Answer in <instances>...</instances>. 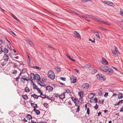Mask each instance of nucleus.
Here are the masks:
<instances>
[{
	"mask_svg": "<svg viewBox=\"0 0 123 123\" xmlns=\"http://www.w3.org/2000/svg\"><path fill=\"white\" fill-rule=\"evenodd\" d=\"M120 24L123 26V21H121L120 22Z\"/></svg>",
	"mask_w": 123,
	"mask_h": 123,
	"instance_id": "774afa93",
	"label": "nucleus"
},
{
	"mask_svg": "<svg viewBox=\"0 0 123 123\" xmlns=\"http://www.w3.org/2000/svg\"><path fill=\"white\" fill-rule=\"evenodd\" d=\"M37 83L38 84L41 86H44V83L43 82H42L41 81H38Z\"/></svg>",
	"mask_w": 123,
	"mask_h": 123,
	"instance_id": "dca6fc26",
	"label": "nucleus"
},
{
	"mask_svg": "<svg viewBox=\"0 0 123 123\" xmlns=\"http://www.w3.org/2000/svg\"><path fill=\"white\" fill-rule=\"evenodd\" d=\"M123 102V100H120L118 103V104H122Z\"/></svg>",
	"mask_w": 123,
	"mask_h": 123,
	"instance_id": "de8ad7c7",
	"label": "nucleus"
},
{
	"mask_svg": "<svg viewBox=\"0 0 123 123\" xmlns=\"http://www.w3.org/2000/svg\"><path fill=\"white\" fill-rule=\"evenodd\" d=\"M68 12H70V13H72L73 14H75L78 15H79L78 14H77V13H75V12L71 10H68Z\"/></svg>",
	"mask_w": 123,
	"mask_h": 123,
	"instance_id": "cd10ccee",
	"label": "nucleus"
},
{
	"mask_svg": "<svg viewBox=\"0 0 123 123\" xmlns=\"http://www.w3.org/2000/svg\"><path fill=\"white\" fill-rule=\"evenodd\" d=\"M74 101V103L75 104H76V103H78L79 101L77 98H76Z\"/></svg>",
	"mask_w": 123,
	"mask_h": 123,
	"instance_id": "5fc2aeb1",
	"label": "nucleus"
},
{
	"mask_svg": "<svg viewBox=\"0 0 123 123\" xmlns=\"http://www.w3.org/2000/svg\"><path fill=\"white\" fill-rule=\"evenodd\" d=\"M84 68H89L91 67L90 64H86L84 66Z\"/></svg>",
	"mask_w": 123,
	"mask_h": 123,
	"instance_id": "aec40b11",
	"label": "nucleus"
},
{
	"mask_svg": "<svg viewBox=\"0 0 123 123\" xmlns=\"http://www.w3.org/2000/svg\"><path fill=\"white\" fill-rule=\"evenodd\" d=\"M96 32L97 33H98V31L97 32ZM96 36L97 37H98L99 39H100V37L99 36V34H98L97 33V34H96Z\"/></svg>",
	"mask_w": 123,
	"mask_h": 123,
	"instance_id": "a19ab883",
	"label": "nucleus"
},
{
	"mask_svg": "<svg viewBox=\"0 0 123 123\" xmlns=\"http://www.w3.org/2000/svg\"><path fill=\"white\" fill-rule=\"evenodd\" d=\"M12 16L14 18V19L18 21H19V20L18 19L17 17H16V16L13 14H12Z\"/></svg>",
	"mask_w": 123,
	"mask_h": 123,
	"instance_id": "bb28decb",
	"label": "nucleus"
},
{
	"mask_svg": "<svg viewBox=\"0 0 123 123\" xmlns=\"http://www.w3.org/2000/svg\"><path fill=\"white\" fill-rule=\"evenodd\" d=\"M76 98H75L74 97H71V99L73 101H74Z\"/></svg>",
	"mask_w": 123,
	"mask_h": 123,
	"instance_id": "bf43d9fd",
	"label": "nucleus"
},
{
	"mask_svg": "<svg viewBox=\"0 0 123 123\" xmlns=\"http://www.w3.org/2000/svg\"><path fill=\"white\" fill-rule=\"evenodd\" d=\"M60 79L62 80L63 81H65L66 80V78L64 77H60Z\"/></svg>",
	"mask_w": 123,
	"mask_h": 123,
	"instance_id": "49530a36",
	"label": "nucleus"
},
{
	"mask_svg": "<svg viewBox=\"0 0 123 123\" xmlns=\"http://www.w3.org/2000/svg\"><path fill=\"white\" fill-rule=\"evenodd\" d=\"M35 79L37 80H40V77L39 75L38 74H36L35 75Z\"/></svg>",
	"mask_w": 123,
	"mask_h": 123,
	"instance_id": "2eb2a0df",
	"label": "nucleus"
},
{
	"mask_svg": "<svg viewBox=\"0 0 123 123\" xmlns=\"http://www.w3.org/2000/svg\"><path fill=\"white\" fill-rule=\"evenodd\" d=\"M8 50L6 48L4 49L3 52L5 53H8Z\"/></svg>",
	"mask_w": 123,
	"mask_h": 123,
	"instance_id": "473e14b6",
	"label": "nucleus"
},
{
	"mask_svg": "<svg viewBox=\"0 0 123 123\" xmlns=\"http://www.w3.org/2000/svg\"><path fill=\"white\" fill-rule=\"evenodd\" d=\"M73 78V79H72L71 83H74L76 82V77H74Z\"/></svg>",
	"mask_w": 123,
	"mask_h": 123,
	"instance_id": "412c9836",
	"label": "nucleus"
},
{
	"mask_svg": "<svg viewBox=\"0 0 123 123\" xmlns=\"http://www.w3.org/2000/svg\"><path fill=\"white\" fill-rule=\"evenodd\" d=\"M48 75L50 78L52 79H55V75L53 71L51 70L49 71L48 73Z\"/></svg>",
	"mask_w": 123,
	"mask_h": 123,
	"instance_id": "f03ea898",
	"label": "nucleus"
},
{
	"mask_svg": "<svg viewBox=\"0 0 123 123\" xmlns=\"http://www.w3.org/2000/svg\"><path fill=\"white\" fill-rule=\"evenodd\" d=\"M55 68L58 72H60L61 69L59 67H55Z\"/></svg>",
	"mask_w": 123,
	"mask_h": 123,
	"instance_id": "b1692460",
	"label": "nucleus"
},
{
	"mask_svg": "<svg viewBox=\"0 0 123 123\" xmlns=\"http://www.w3.org/2000/svg\"><path fill=\"white\" fill-rule=\"evenodd\" d=\"M83 92H84L83 91H81L78 92V94L80 97H81L83 95Z\"/></svg>",
	"mask_w": 123,
	"mask_h": 123,
	"instance_id": "a878e982",
	"label": "nucleus"
},
{
	"mask_svg": "<svg viewBox=\"0 0 123 123\" xmlns=\"http://www.w3.org/2000/svg\"><path fill=\"white\" fill-rule=\"evenodd\" d=\"M74 37L77 38H81L80 35L78 32L76 31H75L74 32Z\"/></svg>",
	"mask_w": 123,
	"mask_h": 123,
	"instance_id": "39448f33",
	"label": "nucleus"
},
{
	"mask_svg": "<svg viewBox=\"0 0 123 123\" xmlns=\"http://www.w3.org/2000/svg\"><path fill=\"white\" fill-rule=\"evenodd\" d=\"M31 106H33V105H35L33 106V108H34L33 110L34 111L37 115H39L40 114V111L37 109L36 108H37V105L36 104H35L33 103H31Z\"/></svg>",
	"mask_w": 123,
	"mask_h": 123,
	"instance_id": "f257e3e1",
	"label": "nucleus"
},
{
	"mask_svg": "<svg viewBox=\"0 0 123 123\" xmlns=\"http://www.w3.org/2000/svg\"><path fill=\"white\" fill-rule=\"evenodd\" d=\"M92 68V70L91 73L92 74H94L97 72V69L95 68Z\"/></svg>",
	"mask_w": 123,
	"mask_h": 123,
	"instance_id": "6ab92c4d",
	"label": "nucleus"
},
{
	"mask_svg": "<svg viewBox=\"0 0 123 123\" xmlns=\"http://www.w3.org/2000/svg\"><path fill=\"white\" fill-rule=\"evenodd\" d=\"M17 72L16 70H14L12 72V73L14 74H17Z\"/></svg>",
	"mask_w": 123,
	"mask_h": 123,
	"instance_id": "3c124183",
	"label": "nucleus"
},
{
	"mask_svg": "<svg viewBox=\"0 0 123 123\" xmlns=\"http://www.w3.org/2000/svg\"><path fill=\"white\" fill-rule=\"evenodd\" d=\"M112 52L113 53V55L114 56H118V55L117 53H116L114 51L112 50Z\"/></svg>",
	"mask_w": 123,
	"mask_h": 123,
	"instance_id": "f3484780",
	"label": "nucleus"
},
{
	"mask_svg": "<svg viewBox=\"0 0 123 123\" xmlns=\"http://www.w3.org/2000/svg\"><path fill=\"white\" fill-rule=\"evenodd\" d=\"M92 0H82V1L84 2H86L89 1H91Z\"/></svg>",
	"mask_w": 123,
	"mask_h": 123,
	"instance_id": "6e6d98bb",
	"label": "nucleus"
},
{
	"mask_svg": "<svg viewBox=\"0 0 123 123\" xmlns=\"http://www.w3.org/2000/svg\"><path fill=\"white\" fill-rule=\"evenodd\" d=\"M89 41H91L93 43H95V39L94 38V40H92L91 39H89Z\"/></svg>",
	"mask_w": 123,
	"mask_h": 123,
	"instance_id": "603ef678",
	"label": "nucleus"
},
{
	"mask_svg": "<svg viewBox=\"0 0 123 123\" xmlns=\"http://www.w3.org/2000/svg\"><path fill=\"white\" fill-rule=\"evenodd\" d=\"M88 122L89 123H93V121H92V120L90 119L89 121H88Z\"/></svg>",
	"mask_w": 123,
	"mask_h": 123,
	"instance_id": "69168bd1",
	"label": "nucleus"
},
{
	"mask_svg": "<svg viewBox=\"0 0 123 123\" xmlns=\"http://www.w3.org/2000/svg\"><path fill=\"white\" fill-rule=\"evenodd\" d=\"M54 97L55 98H57V97L58 95L57 94H54L53 95Z\"/></svg>",
	"mask_w": 123,
	"mask_h": 123,
	"instance_id": "680f3d73",
	"label": "nucleus"
},
{
	"mask_svg": "<svg viewBox=\"0 0 123 123\" xmlns=\"http://www.w3.org/2000/svg\"><path fill=\"white\" fill-rule=\"evenodd\" d=\"M31 96L34 99H35L36 98V99H37L38 98V97L37 95H36L35 94H32L31 95Z\"/></svg>",
	"mask_w": 123,
	"mask_h": 123,
	"instance_id": "4be33fe9",
	"label": "nucleus"
},
{
	"mask_svg": "<svg viewBox=\"0 0 123 123\" xmlns=\"http://www.w3.org/2000/svg\"><path fill=\"white\" fill-rule=\"evenodd\" d=\"M115 47V51L116 52V53H119V52L117 48L115 46H114Z\"/></svg>",
	"mask_w": 123,
	"mask_h": 123,
	"instance_id": "f704fd0d",
	"label": "nucleus"
},
{
	"mask_svg": "<svg viewBox=\"0 0 123 123\" xmlns=\"http://www.w3.org/2000/svg\"><path fill=\"white\" fill-rule=\"evenodd\" d=\"M107 69L106 72H107L108 74L111 75L113 74V71L111 69L109 68L108 67V68Z\"/></svg>",
	"mask_w": 123,
	"mask_h": 123,
	"instance_id": "9d476101",
	"label": "nucleus"
},
{
	"mask_svg": "<svg viewBox=\"0 0 123 123\" xmlns=\"http://www.w3.org/2000/svg\"><path fill=\"white\" fill-rule=\"evenodd\" d=\"M32 85V87L34 89H37L38 87L35 84V83H33Z\"/></svg>",
	"mask_w": 123,
	"mask_h": 123,
	"instance_id": "5701e85b",
	"label": "nucleus"
},
{
	"mask_svg": "<svg viewBox=\"0 0 123 123\" xmlns=\"http://www.w3.org/2000/svg\"><path fill=\"white\" fill-rule=\"evenodd\" d=\"M28 43L31 46H32L33 45V43L31 42V41L30 40L29 41V42H28Z\"/></svg>",
	"mask_w": 123,
	"mask_h": 123,
	"instance_id": "ea45409f",
	"label": "nucleus"
},
{
	"mask_svg": "<svg viewBox=\"0 0 123 123\" xmlns=\"http://www.w3.org/2000/svg\"><path fill=\"white\" fill-rule=\"evenodd\" d=\"M71 61H73V62H75V60H73L72 58L71 57H69V59Z\"/></svg>",
	"mask_w": 123,
	"mask_h": 123,
	"instance_id": "052dcab7",
	"label": "nucleus"
},
{
	"mask_svg": "<svg viewBox=\"0 0 123 123\" xmlns=\"http://www.w3.org/2000/svg\"><path fill=\"white\" fill-rule=\"evenodd\" d=\"M33 68H35L38 69L39 70H40L41 69V68L40 67H37V66H34L33 67Z\"/></svg>",
	"mask_w": 123,
	"mask_h": 123,
	"instance_id": "4c0bfd02",
	"label": "nucleus"
},
{
	"mask_svg": "<svg viewBox=\"0 0 123 123\" xmlns=\"http://www.w3.org/2000/svg\"><path fill=\"white\" fill-rule=\"evenodd\" d=\"M65 91L67 93H71L70 91V90L68 89H66L65 90Z\"/></svg>",
	"mask_w": 123,
	"mask_h": 123,
	"instance_id": "e433bc0d",
	"label": "nucleus"
},
{
	"mask_svg": "<svg viewBox=\"0 0 123 123\" xmlns=\"http://www.w3.org/2000/svg\"><path fill=\"white\" fill-rule=\"evenodd\" d=\"M20 77V76H18L16 78L15 81H18V79H19Z\"/></svg>",
	"mask_w": 123,
	"mask_h": 123,
	"instance_id": "8fccbe9b",
	"label": "nucleus"
},
{
	"mask_svg": "<svg viewBox=\"0 0 123 123\" xmlns=\"http://www.w3.org/2000/svg\"><path fill=\"white\" fill-rule=\"evenodd\" d=\"M7 46L8 48L10 49V50H12V48L10 45L9 44H7Z\"/></svg>",
	"mask_w": 123,
	"mask_h": 123,
	"instance_id": "79ce46f5",
	"label": "nucleus"
},
{
	"mask_svg": "<svg viewBox=\"0 0 123 123\" xmlns=\"http://www.w3.org/2000/svg\"><path fill=\"white\" fill-rule=\"evenodd\" d=\"M22 97L23 99H24L26 100L28 98V96H27L26 94L23 95Z\"/></svg>",
	"mask_w": 123,
	"mask_h": 123,
	"instance_id": "c85d7f7f",
	"label": "nucleus"
},
{
	"mask_svg": "<svg viewBox=\"0 0 123 123\" xmlns=\"http://www.w3.org/2000/svg\"><path fill=\"white\" fill-rule=\"evenodd\" d=\"M27 118L29 119V120L31 119L32 118L30 114H28L27 115Z\"/></svg>",
	"mask_w": 123,
	"mask_h": 123,
	"instance_id": "2f4dec72",
	"label": "nucleus"
},
{
	"mask_svg": "<svg viewBox=\"0 0 123 123\" xmlns=\"http://www.w3.org/2000/svg\"><path fill=\"white\" fill-rule=\"evenodd\" d=\"M25 76H23L22 78H21V79H23V80H24V81L25 80H26L27 81H28L29 80V79H27V78H24V77H25Z\"/></svg>",
	"mask_w": 123,
	"mask_h": 123,
	"instance_id": "7c9ffc66",
	"label": "nucleus"
},
{
	"mask_svg": "<svg viewBox=\"0 0 123 123\" xmlns=\"http://www.w3.org/2000/svg\"><path fill=\"white\" fill-rule=\"evenodd\" d=\"M31 123H37L36 121H34V120H31Z\"/></svg>",
	"mask_w": 123,
	"mask_h": 123,
	"instance_id": "338daca9",
	"label": "nucleus"
},
{
	"mask_svg": "<svg viewBox=\"0 0 123 123\" xmlns=\"http://www.w3.org/2000/svg\"><path fill=\"white\" fill-rule=\"evenodd\" d=\"M42 81L44 82L45 81L47 80V78L45 77H43L42 78Z\"/></svg>",
	"mask_w": 123,
	"mask_h": 123,
	"instance_id": "37998d69",
	"label": "nucleus"
},
{
	"mask_svg": "<svg viewBox=\"0 0 123 123\" xmlns=\"http://www.w3.org/2000/svg\"><path fill=\"white\" fill-rule=\"evenodd\" d=\"M94 20H95L97 21L98 22L102 23H103L105 24L106 25H110L109 24H108L107 23H106L104 22V21H102L101 20V19H98V18H95Z\"/></svg>",
	"mask_w": 123,
	"mask_h": 123,
	"instance_id": "1a4fd4ad",
	"label": "nucleus"
},
{
	"mask_svg": "<svg viewBox=\"0 0 123 123\" xmlns=\"http://www.w3.org/2000/svg\"><path fill=\"white\" fill-rule=\"evenodd\" d=\"M123 111V106L121 108V109L120 110V111L122 112Z\"/></svg>",
	"mask_w": 123,
	"mask_h": 123,
	"instance_id": "0e129e2a",
	"label": "nucleus"
},
{
	"mask_svg": "<svg viewBox=\"0 0 123 123\" xmlns=\"http://www.w3.org/2000/svg\"><path fill=\"white\" fill-rule=\"evenodd\" d=\"M108 67H107L105 65H103L101 66L100 68V69L101 70L106 72Z\"/></svg>",
	"mask_w": 123,
	"mask_h": 123,
	"instance_id": "0eeeda50",
	"label": "nucleus"
},
{
	"mask_svg": "<svg viewBox=\"0 0 123 123\" xmlns=\"http://www.w3.org/2000/svg\"><path fill=\"white\" fill-rule=\"evenodd\" d=\"M94 101L95 103H97V99L96 98H95L94 99Z\"/></svg>",
	"mask_w": 123,
	"mask_h": 123,
	"instance_id": "13d9d810",
	"label": "nucleus"
},
{
	"mask_svg": "<svg viewBox=\"0 0 123 123\" xmlns=\"http://www.w3.org/2000/svg\"><path fill=\"white\" fill-rule=\"evenodd\" d=\"M4 60L5 61H7L9 57L8 55L5 54L4 56Z\"/></svg>",
	"mask_w": 123,
	"mask_h": 123,
	"instance_id": "a211bd4d",
	"label": "nucleus"
},
{
	"mask_svg": "<svg viewBox=\"0 0 123 123\" xmlns=\"http://www.w3.org/2000/svg\"><path fill=\"white\" fill-rule=\"evenodd\" d=\"M65 93V92L62 93L59 96V97L61 99H62L64 98Z\"/></svg>",
	"mask_w": 123,
	"mask_h": 123,
	"instance_id": "4468645a",
	"label": "nucleus"
},
{
	"mask_svg": "<svg viewBox=\"0 0 123 123\" xmlns=\"http://www.w3.org/2000/svg\"><path fill=\"white\" fill-rule=\"evenodd\" d=\"M98 108V105L97 104H96V105L94 106V108L96 110H97Z\"/></svg>",
	"mask_w": 123,
	"mask_h": 123,
	"instance_id": "09e8293b",
	"label": "nucleus"
},
{
	"mask_svg": "<svg viewBox=\"0 0 123 123\" xmlns=\"http://www.w3.org/2000/svg\"><path fill=\"white\" fill-rule=\"evenodd\" d=\"M95 94L93 93H91L88 94V97L89 99H92L95 96Z\"/></svg>",
	"mask_w": 123,
	"mask_h": 123,
	"instance_id": "9b49d317",
	"label": "nucleus"
},
{
	"mask_svg": "<svg viewBox=\"0 0 123 123\" xmlns=\"http://www.w3.org/2000/svg\"><path fill=\"white\" fill-rule=\"evenodd\" d=\"M89 86V85L88 83H84L82 86V88L85 90L87 89Z\"/></svg>",
	"mask_w": 123,
	"mask_h": 123,
	"instance_id": "423d86ee",
	"label": "nucleus"
},
{
	"mask_svg": "<svg viewBox=\"0 0 123 123\" xmlns=\"http://www.w3.org/2000/svg\"><path fill=\"white\" fill-rule=\"evenodd\" d=\"M108 95V93L107 92H106L105 94L104 95V96L107 97V96Z\"/></svg>",
	"mask_w": 123,
	"mask_h": 123,
	"instance_id": "864d4df0",
	"label": "nucleus"
},
{
	"mask_svg": "<svg viewBox=\"0 0 123 123\" xmlns=\"http://www.w3.org/2000/svg\"><path fill=\"white\" fill-rule=\"evenodd\" d=\"M101 62L102 64L104 65H107L108 64V63L107 61L103 58H102Z\"/></svg>",
	"mask_w": 123,
	"mask_h": 123,
	"instance_id": "6e6552de",
	"label": "nucleus"
},
{
	"mask_svg": "<svg viewBox=\"0 0 123 123\" xmlns=\"http://www.w3.org/2000/svg\"><path fill=\"white\" fill-rule=\"evenodd\" d=\"M53 88L50 86H48L46 87V90L50 92L52 91L53 89Z\"/></svg>",
	"mask_w": 123,
	"mask_h": 123,
	"instance_id": "f8f14e48",
	"label": "nucleus"
},
{
	"mask_svg": "<svg viewBox=\"0 0 123 123\" xmlns=\"http://www.w3.org/2000/svg\"><path fill=\"white\" fill-rule=\"evenodd\" d=\"M118 98L119 99L122 98L123 97V95L121 93H119L118 94Z\"/></svg>",
	"mask_w": 123,
	"mask_h": 123,
	"instance_id": "393cba45",
	"label": "nucleus"
},
{
	"mask_svg": "<svg viewBox=\"0 0 123 123\" xmlns=\"http://www.w3.org/2000/svg\"><path fill=\"white\" fill-rule=\"evenodd\" d=\"M102 2L104 4L109 5L113 7H114V5L112 2H111L110 1H102Z\"/></svg>",
	"mask_w": 123,
	"mask_h": 123,
	"instance_id": "20e7f679",
	"label": "nucleus"
},
{
	"mask_svg": "<svg viewBox=\"0 0 123 123\" xmlns=\"http://www.w3.org/2000/svg\"><path fill=\"white\" fill-rule=\"evenodd\" d=\"M3 52V50L0 47V54H1Z\"/></svg>",
	"mask_w": 123,
	"mask_h": 123,
	"instance_id": "4d7b16f0",
	"label": "nucleus"
},
{
	"mask_svg": "<svg viewBox=\"0 0 123 123\" xmlns=\"http://www.w3.org/2000/svg\"><path fill=\"white\" fill-rule=\"evenodd\" d=\"M25 91L26 92H28L30 91V90L28 87L26 86L25 89Z\"/></svg>",
	"mask_w": 123,
	"mask_h": 123,
	"instance_id": "c756f323",
	"label": "nucleus"
},
{
	"mask_svg": "<svg viewBox=\"0 0 123 123\" xmlns=\"http://www.w3.org/2000/svg\"><path fill=\"white\" fill-rule=\"evenodd\" d=\"M80 106H78V107L77 108V109H76V113L77 112H79L80 110Z\"/></svg>",
	"mask_w": 123,
	"mask_h": 123,
	"instance_id": "72a5a7b5",
	"label": "nucleus"
},
{
	"mask_svg": "<svg viewBox=\"0 0 123 123\" xmlns=\"http://www.w3.org/2000/svg\"><path fill=\"white\" fill-rule=\"evenodd\" d=\"M41 98H44L46 97V96L45 95H44V94H43L42 95H41Z\"/></svg>",
	"mask_w": 123,
	"mask_h": 123,
	"instance_id": "c03bdc74",
	"label": "nucleus"
},
{
	"mask_svg": "<svg viewBox=\"0 0 123 123\" xmlns=\"http://www.w3.org/2000/svg\"><path fill=\"white\" fill-rule=\"evenodd\" d=\"M26 70L25 68H23L22 70V71H21L22 72V73H25V72H26Z\"/></svg>",
	"mask_w": 123,
	"mask_h": 123,
	"instance_id": "58836bf2",
	"label": "nucleus"
},
{
	"mask_svg": "<svg viewBox=\"0 0 123 123\" xmlns=\"http://www.w3.org/2000/svg\"><path fill=\"white\" fill-rule=\"evenodd\" d=\"M31 79L32 80H34L35 79V75L33 73H31L30 75Z\"/></svg>",
	"mask_w": 123,
	"mask_h": 123,
	"instance_id": "ddd939ff",
	"label": "nucleus"
},
{
	"mask_svg": "<svg viewBox=\"0 0 123 123\" xmlns=\"http://www.w3.org/2000/svg\"><path fill=\"white\" fill-rule=\"evenodd\" d=\"M43 105L44 107H45L46 108H47L48 107V104L46 103H45L43 104Z\"/></svg>",
	"mask_w": 123,
	"mask_h": 123,
	"instance_id": "c9c22d12",
	"label": "nucleus"
},
{
	"mask_svg": "<svg viewBox=\"0 0 123 123\" xmlns=\"http://www.w3.org/2000/svg\"><path fill=\"white\" fill-rule=\"evenodd\" d=\"M123 13V11L122 9H121V10L120 12V13L121 15Z\"/></svg>",
	"mask_w": 123,
	"mask_h": 123,
	"instance_id": "e2e57ef3",
	"label": "nucleus"
},
{
	"mask_svg": "<svg viewBox=\"0 0 123 123\" xmlns=\"http://www.w3.org/2000/svg\"><path fill=\"white\" fill-rule=\"evenodd\" d=\"M87 113L88 115L90 114V110L89 109V108H88L87 109Z\"/></svg>",
	"mask_w": 123,
	"mask_h": 123,
	"instance_id": "a18cd8bd",
	"label": "nucleus"
},
{
	"mask_svg": "<svg viewBox=\"0 0 123 123\" xmlns=\"http://www.w3.org/2000/svg\"><path fill=\"white\" fill-rule=\"evenodd\" d=\"M103 75L101 74H98L96 75V77L98 79L100 80H104Z\"/></svg>",
	"mask_w": 123,
	"mask_h": 123,
	"instance_id": "7ed1b4c3",
	"label": "nucleus"
}]
</instances>
